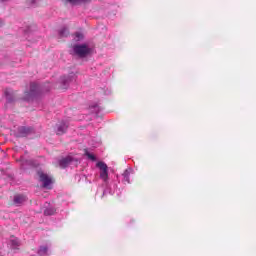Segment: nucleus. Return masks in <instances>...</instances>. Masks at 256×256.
I'll return each instance as SVG.
<instances>
[{
    "mask_svg": "<svg viewBox=\"0 0 256 256\" xmlns=\"http://www.w3.org/2000/svg\"><path fill=\"white\" fill-rule=\"evenodd\" d=\"M96 167L97 169H99L100 179L104 183L105 190L103 192V195H107V193H109L110 195H113L115 193V189L113 191L111 189V186L109 185V166H107L105 162L99 161L96 163Z\"/></svg>",
    "mask_w": 256,
    "mask_h": 256,
    "instance_id": "f257e3e1",
    "label": "nucleus"
},
{
    "mask_svg": "<svg viewBox=\"0 0 256 256\" xmlns=\"http://www.w3.org/2000/svg\"><path fill=\"white\" fill-rule=\"evenodd\" d=\"M50 88L42 89L41 86L35 82L30 83V91L24 93V101H34L39 95L49 91Z\"/></svg>",
    "mask_w": 256,
    "mask_h": 256,
    "instance_id": "f03ea898",
    "label": "nucleus"
},
{
    "mask_svg": "<svg viewBox=\"0 0 256 256\" xmlns=\"http://www.w3.org/2000/svg\"><path fill=\"white\" fill-rule=\"evenodd\" d=\"M73 55L79 57L80 59H85V57H89L91 53H93V48L89 47L87 44H75L72 47Z\"/></svg>",
    "mask_w": 256,
    "mask_h": 256,
    "instance_id": "7ed1b4c3",
    "label": "nucleus"
},
{
    "mask_svg": "<svg viewBox=\"0 0 256 256\" xmlns=\"http://www.w3.org/2000/svg\"><path fill=\"white\" fill-rule=\"evenodd\" d=\"M35 133V128L31 126H20L14 131L15 137H29Z\"/></svg>",
    "mask_w": 256,
    "mask_h": 256,
    "instance_id": "20e7f679",
    "label": "nucleus"
},
{
    "mask_svg": "<svg viewBox=\"0 0 256 256\" xmlns=\"http://www.w3.org/2000/svg\"><path fill=\"white\" fill-rule=\"evenodd\" d=\"M77 79V75L73 72L69 74V76L60 77V87L61 89H67L69 87V83H73Z\"/></svg>",
    "mask_w": 256,
    "mask_h": 256,
    "instance_id": "39448f33",
    "label": "nucleus"
},
{
    "mask_svg": "<svg viewBox=\"0 0 256 256\" xmlns=\"http://www.w3.org/2000/svg\"><path fill=\"white\" fill-rule=\"evenodd\" d=\"M38 177L44 189H51V183H53V181L51 180V177H49V175L45 174L43 171L40 170L38 171Z\"/></svg>",
    "mask_w": 256,
    "mask_h": 256,
    "instance_id": "423d86ee",
    "label": "nucleus"
},
{
    "mask_svg": "<svg viewBox=\"0 0 256 256\" xmlns=\"http://www.w3.org/2000/svg\"><path fill=\"white\" fill-rule=\"evenodd\" d=\"M67 129H69V121L62 120L56 124V133L58 135H64L67 133Z\"/></svg>",
    "mask_w": 256,
    "mask_h": 256,
    "instance_id": "0eeeda50",
    "label": "nucleus"
},
{
    "mask_svg": "<svg viewBox=\"0 0 256 256\" xmlns=\"http://www.w3.org/2000/svg\"><path fill=\"white\" fill-rule=\"evenodd\" d=\"M21 169H27L28 167H35V161L27 160L25 157L19 159Z\"/></svg>",
    "mask_w": 256,
    "mask_h": 256,
    "instance_id": "6e6552de",
    "label": "nucleus"
},
{
    "mask_svg": "<svg viewBox=\"0 0 256 256\" xmlns=\"http://www.w3.org/2000/svg\"><path fill=\"white\" fill-rule=\"evenodd\" d=\"M26 201H27V196L21 195V194H17V195L14 196L13 204L16 207H21V205H23V203H25Z\"/></svg>",
    "mask_w": 256,
    "mask_h": 256,
    "instance_id": "1a4fd4ad",
    "label": "nucleus"
},
{
    "mask_svg": "<svg viewBox=\"0 0 256 256\" xmlns=\"http://www.w3.org/2000/svg\"><path fill=\"white\" fill-rule=\"evenodd\" d=\"M72 162H73V157L67 156V157H65V158H62V159L59 161V166H60L62 169H65L66 167H69V165H71Z\"/></svg>",
    "mask_w": 256,
    "mask_h": 256,
    "instance_id": "9d476101",
    "label": "nucleus"
},
{
    "mask_svg": "<svg viewBox=\"0 0 256 256\" xmlns=\"http://www.w3.org/2000/svg\"><path fill=\"white\" fill-rule=\"evenodd\" d=\"M133 173V168L126 169L122 174V181L123 183H131L130 176Z\"/></svg>",
    "mask_w": 256,
    "mask_h": 256,
    "instance_id": "9b49d317",
    "label": "nucleus"
},
{
    "mask_svg": "<svg viewBox=\"0 0 256 256\" xmlns=\"http://www.w3.org/2000/svg\"><path fill=\"white\" fill-rule=\"evenodd\" d=\"M4 95L6 97L7 103H13V101H15V98L13 96V90L6 89L5 92H4Z\"/></svg>",
    "mask_w": 256,
    "mask_h": 256,
    "instance_id": "f8f14e48",
    "label": "nucleus"
},
{
    "mask_svg": "<svg viewBox=\"0 0 256 256\" xmlns=\"http://www.w3.org/2000/svg\"><path fill=\"white\" fill-rule=\"evenodd\" d=\"M89 0H64V3H69L70 5H79V3H87Z\"/></svg>",
    "mask_w": 256,
    "mask_h": 256,
    "instance_id": "ddd939ff",
    "label": "nucleus"
},
{
    "mask_svg": "<svg viewBox=\"0 0 256 256\" xmlns=\"http://www.w3.org/2000/svg\"><path fill=\"white\" fill-rule=\"evenodd\" d=\"M48 251H49V248H47V246H40V248L38 250V255L45 256V255H47Z\"/></svg>",
    "mask_w": 256,
    "mask_h": 256,
    "instance_id": "4468645a",
    "label": "nucleus"
},
{
    "mask_svg": "<svg viewBox=\"0 0 256 256\" xmlns=\"http://www.w3.org/2000/svg\"><path fill=\"white\" fill-rule=\"evenodd\" d=\"M56 212L55 208L54 207H49V208H46L44 210V215H46L47 217L53 215L54 213Z\"/></svg>",
    "mask_w": 256,
    "mask_h": 256,
    "instance_id": "2eb2a0df",
    "label": "nucleus"
},
{
    "mask_svg": "<svg viewBox=\"0 0 256 256\" xmlns=\"http://www.w3.org/2000/svg\"><path fill=\"white\" fill-rule=\"evenodd\" d=\"M10 243H11L12 249H17L20 245L19 239H17V238L11 239Z\"/></svg>",
    "mask_w": 256,
    "mask_h": 256,
    "instance_id": "dca6fc26",
    "label": "nucleus"
},
{
    "mask_svg": "<svg viewBox=\"0 0 256 256\" xmlns=\"http://www.w3.org/2000/svg\"><path fill=\"white\" fill-rule=\"evenodd\" d=\"M59 35L60 37H67V35H69V29H67V27H63L59 30Z\"/></svg>",
    "mask_w": 256,
    "mask_h": 256,
    "instance_id": "f3484780",
    "label": "nucleus"
},
{
    "mask_svg": "<svg viewBox=\"0 0 256 256\" xmlns=\"http://www.w3.org/2000/svg\"><path fill=\"white\" fill-rule=\"evenodd\" d=\"M40 0H27V5L29 7H37Z\"/></svg>",
    "mask_w": 256,
    "mask_h": 256,
    "instance_id": "a211bd4d",
    "label": "nucleus"
},
{
    "mask_svg": "<svg viewBox=\"0 0 256 256\" xmlns=\"http://www.w3.org/2000/svg\"><path fill=\"white\" fill-rule=\"evenodd\" d=\"M86 156L88 157V159H90V161H97V157L89 152H86Z\"/></svg>",
    "mask_w": 256,
    "mask_h": 256,
    "instance_id": "6ab92c4d",
    "label": "nucleus"
},
{
    "mask_svg": "<svg viewBox=\"0 0 256 256\" xmlns=\"http://www.w3.org/2000/svg\"><path fill=\"white\" fill-rule=\"evenodd\" d=\"M75 37H76V41H82L83 39V35L80 32H77L75 34Z\"/></svg>",
    "mask_w": 256,
    "mask_h": 256,
    "instance_id": "aec40b11",
    "label": "nucleus"
},
{
    "mask_svg": "<svg viewBox=\"0 0 256 256\" xmlns=\"http://www.w3.org/2000/svg\"><path fill=\"white\" fill-rule=\"evenodd\" d=\"M92 109H94V112L98 115L99 114V106L95 105L92 107Z\"/></svg>",
    "mask_w": 256,
    "mask_h": 256,
    "instance_id": "412c9836",
    "label": "nucleus"
},
{
    "mask_svg": "<svg viewBox=\"0 0 256 256\" xmlns=\"http://www.w3.org/2000/svg\"><path fill=\"white\" fill-rule=\"evenodd\" d=\"M3 25V21L2 20H0V27Z\"/></svg>",
    "mask_w": 256,
    "mask_h": 256,
    "instance_id": "4be33fe9",
    "label": "nucleus"
}]
</instances>
